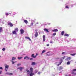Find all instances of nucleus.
<instances>
[{
    "label": "nucleus",
    "instance_id": "nucleus-1",
    "mask_svg": "<svg viewBox=\"0 0 76 76\" xmlns=\"http://www.w3.org/2000/svg\"><path fill=\"white\" fill-rule=\"evenodd\" d=\"M8 25L9 26H11V27H12L13 26V23H8Z\"/></svg>",
    "mask_w": 76,
    "mask_h": 76
},
{
    "label": "nucleus",
    "instance_id": "nucleus-2",
    "mask_svg": "<svg viewBox=\"0 0 76 76\" xmlns=\"http://www.w3.org/2000/svg\"><path fill=\"white\" fill-rule=\"evenodd\" d=\"M63 62V60H62V59H60V61L59 62V64L57 65V66H58L60 65L62 63V62Z\"/></svg>",
    "mask_w": 76,
    "mask_h": 76
},
{
    "label": "nucleus",
    "instance_id": "nucleus-3",
    "mask_svg": "<svg viewBox=\"0 0 76 76\" xmlns=\"http://www.w3.org/2000/svg\"><path fill=\"white\" fill-rule=\"evenodd\" d=\"M24 69L23 67H19L18 68H17V69H20V71H22L23 69Z\"/></svg>",
    "mask_w": 76,
    "mask_h": 76
},
{
    "label": "nucleus",
    "instance_id": "nucleus-4",
    "mask_svg": "<svg viewBox=\"0 0 76 76\" xmlns=\"http://www.w3.org/2000/svg\"><path fill=\"white\" fill-rule=\"evenodd\" d=\"M8 68H9V66H8L7 65L5 66V70H6V72H7Z\"/></svg>",
    "mask_w": 76,
    "mask_h": 76
},
{
    "label": "nucleus",
    "instance_id": "nucleus-5",
    "mask_svg": "<svg viewBox=\"0 0 76 76\" xmlns=\"http://www.w3.org/2000/svg\"><path fill=\"white\" fill-rule=\"evenodd\" d=\"M71 59V58L70 57H69L65 59V60H66V61H69V60H70Z\"/></svg>",
    "mask_w": 76,
    "mask_h": 76
},
{
    "label": "nucleus",
    "instance_id": "nucleus-6",
    "mask_svg": "<svg viewBox=\"0 0 76 76\" xmlns=\"http://www.w3.org/2000/svg\"><path fill=\"white\" fill-rule=\"evenodd\" d=\"M20 31L21 34H23V33H24V30H23L22 29H21V30H20Z\"/></svg>",
    "mask_w": 76,
    "mask_h": 76
},
{
    "label": "nucleus",
    "instance_id": "nucleus-7",
    "mask_svg": "<svg viewBox=\"0 0 76 76\" xmlns=\"http://www.w3.org/2000/svg\"><path fill=\"white\" fill-rule=\"evenodd\" d=\"M26 58L27 60H29V58L28 57V56H27L24 58V59H26Z\"/></svg>",
    "mask_w": 76,
    "mask_h": 76
},
{
    "label": "nucleus",
    "instance_id": "nucleus-8",
    "mask_svg": "<svg viewBox=\"0 0 76 76\" xmlns=\"http://www.w3.org/2000/svg\"><path fill=\"white\" fill-rule=\"evenodd\" d=\"M43 41H45V35L43 36Z\"/></svg>",
    "mask_w": 76,
    "mask_h": 76
},
{
    "label": "nucleus",
    "instance_id": "nucleus-9",
    "mask_svg": "<svg viewBox=\"0 0 76 76\" xmlns=\"http://www.w3.org/2000/svg\"><path fill=\"white\" fill-rule=\"evenodd\" d=\"M43 30L45 31H46V32H49V31H48V30L46 28H44Z\"/></svg>",
    "mask_w": 76,
    "mask_h": 76
},
{
    "label": "nucleus",
    "instance_id": "nucleus-10",
    "mask_svg": "<svg viewBox=\"0 0 76 76\" xmlns=\"http://www.w3.org/2000/svg\"><path fill=\"white\" fill-rule=\"evenodd\" d=\"M38 32H37V31H36L35 34V37H38Z\"/></svg>",
    "mask_w": 76,
    "mask_h": 76
},
{
    "label": "nucleus",
    "instance_id": "nucleus-11",
    "mask_svg": "<svg viewBox=\"0 0 76 76\" xmlns=\"http://www.w3.org/2000/svg\"><path fill=\"white\" fill-rule=\"evenodd\" d=\"M33 68H31L30 69V72L31 73H32V72H33Z\"/></svg>",
    "mask_w": 76,
    "mask_h": 76
},
{
    "label": "nucleus",
    "instance_id": "nucleus-12",
    "mask_svg": "<svg viewBox=\"0 0 76 76\" xmlns=\"http://www.w3.org/2000/svg\"><path fill=\"white\" fill-rule=\"evenodd\" d=\"M25 38H26V39H29V41H31V39L30 38H29V37H25Z\"/></svg>",
    "mask_w": 76,
    "mask_h": 76
},
{
    "label": "nucleus",
    "instance_id": "nucleus-13",
    "mask_svg": "<svg viewBox=\"0 0 76 76\" xmlns=\"http://www.w3.org/2000/svg\"><path fill=\"white\" fill-rule=\"evenodd\" d=\"M12 34H15V35H17V34L15 30L12 31Z\"/></svg>",
    "mask_w": 76,
    "mask_h": 76
},
{
    "label": "nucleus",
    "instance_id": "nucleus-14",
    "mask_svg": "<svg viewBox=\"0 0 76 76\" xmlns=\"http://www.w3.org/2000/svg\"><path fill=\"white\" fill-rule=\"evenodd\" d=\"M58 30L57 29H55L53 30H52V31L53 32H58Z\"/></svg>",
    "mask_w": 76,
    "mask_h": 76
},
{
    "label": "nucleus",
    "instance_id": "nucleus-15",
    "mask_svg": "<svg viewBox=\"0 0 76 76\" xmlns=\"http://www.w3.org/2000/svg\"><path fill=\"white\" fill-rule=\"evenodd\" d=\"M36 56H34V54H33L32 55H31V57H33V58H36Z\"/></svg>",
    "mask_w": 76,
    "mask_h": 76
},
{
    "label": "nucleus",
    "instance_id": "nucleus-16",
    "mask_svg": "<svg viewBox=\"0 0 76 76\" xmlns=\"http://www.w3.org/2000/svg\"><path fill=\"white\" fill-rule=\"evenodd\" d=\"M15 31L16 32H18V31H19V29L18 28H16L15 30Z\"/></svg>",
    "mask_w": 76,
    "mask_h": 76
},
{
    "label": "nucleus",
    "instance_id": "nucleus-17",
    "mask_svg": "<svg viewBox=\"0 0 76 76\" xmlns=\"http://www.w3.org/2000/svg\"><path fill=\"white\" fill-rule=\"evenodd\" d=\"M35 65V62H32L31 63L32 66H34V65Z\"/></svg>",
    "mask_w": 76,
    "mask_h": 76
},
{
    "label": "nucleus",
    "instance_id": "nucleus-18",
    "mask_svg": "<svg viewBox=\"0 0 76 76\" xmlns=\"http://www.w3.org/2000/svg\"><path fill=\"white\" fill-rule=\"evenodd\" d=\"M71 74L74 75H76V73H75V72H71Z\"/></svg>",
    "mask_w": 76,
    "mask_h": 76
},
{
    "label": "nucleus",
    "instance_id": "nucleus-19",
    "mask_svg": "<svg viewBox=\"0 0 76 76\" xmlns=\"http://www.w3.org/2000/svg\"><path fill=\"white\" fill-rule=\"evenodd\" d=\"M34 75V73H31L30 74V76H32L33 75Z\"/></svg>",
    "mask_w": 76,
    "mask_h": 76
},
{
    "label": "nucleus",
    "instance_id": "nucleus-20",
    "mask_svg": "<svg viewBox=\"0 0 76 76\" xmlns=\"http://www.w3.org/2000/svg\"><path fill=\"white\" fill-rule=\"evenodd\" d=\"M66 64L67 65H69V64H70V61H68L67 62Z\"/></svg>",
    "mask_w": 76,
    "mask_h": 76
},
{
    "label": "nucleus",
    "instance_id": "nucleus-21",
    "mask_svg": "<svg viewBox=\"0 0 76 76\" xmlns=\"http://www.w3.org/2000/svg\"><path fill=\"white\" fill-rule=\"evenodd\" d=\"M16 60V57H13L12 58V60L13 61V60Z\"/></svg>",
    "mask_w": 76,
    "mask_h": 76
},
{
    "label": "nucleus",
    "instance_id": "nucleus-22",
    "mask_svg": "<svg viewBox=\"0 0 76 76\" xmlns=\"http://www.w3.org/2000/svg\"><path fill=\"white\" fill-rule=\"evenodd\" d=\"M24 21L25 23H26V24H27V23H28V21L27 20H24Z\"/></svg>",
    "mask_w": 76,
    "mask_h": 76
},
{
    "label": "nucleus",
    "instance_id": "nucleus-23",
    "mask_svg": "<svg viewBox=\"0 0 76 76\" xmlns=\"http://www.w3.org/2000/svg\"><path fill=\"white\" fill-rule=\"evenodd\" d=\"M3 29V28L2 27H0V33L1 32V31H2V29Z\"/></svg>",
    "mask_w": 76,
    "mask_h": 76
},
{
    "label": "nucleus",
    "instance_id": "nucleus-24",
    "mask_svg": "<svg viewBox=\"0 0 76 76\" xmlns=\"http://www.w3.org/2000/svg\"><path fill=\"white\" fill-rule=\"evenodd\" d=\"M64 31H62L61 32V35H64Z\"/></svg>",
    "mask_w": 76,
    "mask_h": 76
},
{
    "label": "nucleus",
    "instance_id": "nucleus-25",
    "mask_svg": "<svg viewBox=\"0 0 76 76\" xmlns=\"http://www.w3.org/2000/svg\"><path fill=\"white\" fill-rule=\"evenodd\" d=\"M22 58H23L22 57H18V60H20V59H22Z\"/></svg>",
    "mask_w": 76,
    "mask_h": 76
},
{
    "label": "nucleus",
    "instance_id": "nucleus-26",
    "mask_svg": "<svg viewBox=\"0 0 76 76\" xmlns=\"http://www.w3.org/2000/svg\"><path fill=\"white\" fill-rule=\"evenodd\" d=\"M69 35L67 34H64V36H66V37H69Z\"/></svg>",
    "mask_w": 76,
    "mask_h": 76
},
{
    "label": "nucleus",
    "instance_id": "nucleus-27",
    "mask_svg": "<svg viewBox=\"0 0 76 76\" xmlns=\"http://www.w3.org/2000/svg\"><path fill=\"white\" fill-rule=\"evenodd\" d=\"M76 53H74V54H71L70 55L71 56H75V55H76Z\"/></svg>",
    "mask_w": 76,
    "mask_h": 76
},
{
    "label": "nucleus",
    "instance_id": "nucleus-28",
    "mask_svg": "<svg viewBox=\"0 0 76 76\" xmlns=\"http://www.w3.org/2000/svg\"><path fill=\"white\" fill-rule=\"evenodd\" d=\"M45 50H43L41 54H43V53H45Z\"/></svg>",
    "mask_w": 76,
    "mask_h": 76
},
{
    "label": "nucleus",
    "instance_id": "nucleus-29",
    "mask_svg": "<svg viewBox=\"0 0 76 76\" xmlns=\"http://www.w3.org/2000/svg\"><path fill=\"white\" fill-rule=\"evenodd\" d=\"M59 69H60V70H61V69H63V67H62V66H60L59 67Z\"/></svg>",
    "mask_w": 76,
    "mask_h": 76
},
{
    "label": "nucleus",
    "instance_id": "nucleus-30",
    "mask_svg": "<svg viewBox=\"0 0 76 76\" xmlns=\"http://www.w3.org/2000/svg\"><path fill=\"white\" fill-rule=\"evenodd\" d=\"M66 58V57L64 56L63 57H62V60H64V58Z\"/></svg>",
    "mask_w": 76,
    "mask_h": 76
},
{
    "label": "nucleus",
    "instance_id": "nucleus-31",
    "mask_svg": "<svg viewBox=\"0 0 76 76\" xmlns=\"http://www.w3.org/2000/svg\"><path fill=\"white\" fill-rule=\"evenodd\" d=\"M26 71L27 72H30V71L28 69H26Z\"/></svg>",
    "mask_w": 76,
    "mask_h": 76
},
{
    "label": "nucleus",
    "instance_id": "nucleus-32",
    "mask_svg": "<svg viewBox=\"0 0 76 76\" xmlns=\"http://www.w3.org/2000/svg\"><path fill=\"white\" fill-rule=\"evenodd\" d=\"M56 35V33H54L53 34V36H55V35Z\"/></svg>",
    "mask_w": 76,
    "mask_h": 76
},
{
    "label": "nucleus",
    "instance_id": "nucleus-33",
    "mask_svg": "<svg viewBox=\"0 0 76 76\" xmlns=\"http://www.w3.org/2000/svg\"><path fill=\"white\" fill-rule=\"evenodd\" d=\"M2 51H5V48H3Z\"/></svg>",
    "mask_w": 76,
    "mask_h": 76
},
{
    "label": "nucleus",
    "instance_id": "nucleus-34",
    "mask_svg": "<svg viewBox=\"0 0 76 76\" xmlns=\"http://www.w3.org/2000/svg\"><path fill=\"white\" fill-rule=\"evenodd\" d=\"M5 15L6 16H8L9 14L8 13H6Z\"/></svg>",
    "mask_w": 76,
    "mask_h": 76
},
{
    "label": "nucleus",
    "instance_id": "nucleus-35",
    "mask_svg": "<svg viewBox=\"0 0 76 76\" xmlns=\"http://www.w3.org/2000/svg\"><path fill=\"white\" fill-rule=\"evenodd\" d=\"M66 9H69V7L68 6H66Z\"/></svg>",
    "mask_w": 76,
    "mask_h": 76
},
{
    "label": "nucleus",
    "instance_id": "nucleus-36",
    "mask_svg": "<svg viewBox=\"0 0 76 76\" xmlns=\"http://www.w3.org/2000/svg\"><path fill=\"white\" fill-rule=\"evenodd\" d=\"M12 64H15V63H16V62L15 61V62H14V61H12Z\"/></svg>",
    "mask_w": 76,
    "mask_h": 76
},
{
    "label": "nucleus",
    "instance_id": "nucleus-37",
    "mask_svg": "<svg viewBox=\"0 0 76 76\" xmlns=\"http://www.w3.org/2000/svg\"><path fill=\"white\" fill-rule=\"evenodd\" d=\"M20 65H21V64H19L17 65V66H20Z\"/></svg>",
    "mask_w": 76,
    "mask_h": 76
},
{
    "label": "nucleus",
    "instance_id": "nucleus-38",
    "mask_svg": "<svg viewBox=\"0 0 76 76\" xmlns=\"http://www.w3.org/2000/svg\"><path fill=\"white\" fill-rule=\"evenodd\" d=\"M33 25H34V23H31V26Z\"/></svg>",
    "mask_w": 76,
    "mask_h": 76
},
{
    "label": "nucleus",
    "instance_id": "nucleus-39",
    "mask_svg": "<svg viewBox=\"0 0 76 76\" xmlns=\"http://www.w3.org/2000/svg\"><path fill=\"white\" fill-rule=\"evenodd\" d=\"M72 71H74V72L76 71V69H73Z\"/></svg>",
    "mask_w": 76,
    "mask_h": 76
},
{
    "label": "nucleus",
    "instance_id": "nucleus-40",
    "mask_svg": "<svg viewBox=\"0 0 76 76\" xmlns=\"http://www.w3.org/2000/svg\"><path fill=\"white\" fill-rule=\"evenodd\" d=\"M9 75H12L13 74L12 73H10L9 74Z\"/></svg>",
    "mask_w": 76,
    "mask_h": 76
},
{
    "label": "nucleus",
    "instance_id": "nucleus-41",
    "mask_svg": "<svg viewBox=\"0 0 76 76\" xmlns=\"http://www.w3.org/2000/svg\"><path fill=\"white\" fill-rule=\"evenodd\" d=\"M50 54H46V56H50Z\"/></svg>",
    "mask_w": 76,
    "mask_h": 76
},
{
    "label": "nucleus",
    "instance_id": "nucleus-42",
    "mask_svg": "<svg viewBox=\"0 0 76 76\" xmlns=\"http://www.w3.org/2000/svg\"><path fill=\"white\" fill-rule=\"evenodd\" d=\"M0 69H3V68L1 67H0Z\"/></svg>",
    "mask_w": 76,
    "mask_h": 76
},
{
    "label": "nucleus",
    "instance_id": "nucleus-43",
    "mask_svg": "<svg viewBox=\"0 0 76 76\" xmlns=\"http://www.w3.org/2000/svg\"><path fill=\"white\" fill-rule=\"evenodd\" d=\"M37 73H38V75H40V73L39 72H38Z\"/></svg>",
    "mask_w": 76,
    "mask_h": 76
},
{
    "label": "nucleus",
    "instance_id": "nucleus-44",
    "mask_svg": "<svg viewBox=\"0 0 76 76\" xmlns=\"http://www.w3.org/2000/svg\"><path fill=\"white\" fill-rule=\"evenodd\" d=\"M65 52H63L62 53V54H65Z\"/></svg>",
    "mask_w": 76,
    "mask_h": 76
},
{
    "label": "nucleus",
    "instance_id": "nucleus-45",
    "mask_svg": "<svg viewBox=\"0 0 76 76\" xmlns=\"http://www.w3.org/2000/svg\"><path fill=\"white\" fill-rule=\"evenodd\" d=\"M60 58H56V60H58V59H59Z\"/></svg>",
    "mask_w": 76,
    "mask_h": 76
},
{
    "label": "nucleus",
    "instance_id": "nucleus-46",
    "mask_svg": "<svg viewBox=\"0 0 76 76\" xmlns=\"http://www.w3.org/2000/svg\"><path fill=\"white\" fill-rule=\"evenodd\" d=\"M53 41H51L50 42V43H53Z\"/></svg>",
    "mask_w": 76,
    "mask_h": 76
},
{
    "label": "nucleus",
    "instance_id": "nucleus-47",
    "mask_svg": "<svg viewBox=\"0 0 76 76\" xmlns=\"http://www.w3.org/2000/svg\"><path fill=\"white\" fill-rule=\"evenodd\" d=\"M1 72H2V71H0V74L1 73Z\"/></svg>",
    "mask_w": 76,
    "mask_h": 76
},
{
    "label": "nucleus",
    "instance_id": "nucleus-48",
    "mask_svg": "<svg viewBox=\"0 0 76 76\" xmlns=\"http://www.w3.org/2000/svg\"><path fill=\"white\" fill-rule=\"evenodd\" d=\"M29 59H30V60H33V58H29Z\"/></svg>",
    "mask_w": 76,
    "mask_h": 76
},
{
    "label": "nucleus",
    "instance_id": "nucleus-49",
    "mask_svg": "<svg viewBox=\"0 0 76 76\" xmlns=\"http://www.w3.org/2000/svg\"><path fill=\"white\" fill-rule=\"evenodd\" d=\"M47 46L48 47V46H49V44H47Z\"/></svg>",
    "mask_w": 76,
    "mask_h": 76
},
{
    "label": "nucleus",
    "instance_id": "nucleus-50",
    "mask_svg": "<svg viewBox=\"0 0 76 76\" xmlns=\"http://www.w3.org/2000/svg\"><path fill=\"white\" fill-rule=\"evenodd\" d=\"M65 76H70V75H65Z\"/></svg>",
    "mask_w": 76,
    "mask_h": 76
},
{
    "label": "nucleus",
    "instance_id": "nucleus-51",
    "mask_svg": "<svg viewBox=\"0 0 76 76\" xmlns=\"http://www.w3.org/2000/svg\"><path fill=\"white\" fill-rule=\"evenodd\" d=\"M38 54L37 53L36 55V56H38Z\"/></svg>",
    "mask_w": 76,
    "mask_h": 76
},
{
    "label": "nucleus",
    "instance_id": "nucleus-52",
    "mask_svg": "<svg viewBox=\"0 0 76 76\" xmlns=\"http://www.w3.org/2000/svg\"><path fill=\"white\" fill-rule=\"evenodd\" d=\"M36 24H38V22H37V23H36Z\"/></svg>",
    "mask_w": 76,
    "mask_h": 76
},
{
    "label": "nucleus",
    "instance_id": "nucleus-53",
    "mask_svg": "<svg viewBox=\"0 0 76 76\" xmlns=\"http://www.w3.org/2000/svg\"><path fill=\"white\" fill-rule=\"evenodd\" d=\"M29 73H28L27 74V75H29Z\"/></svg>",
    "mask_w": 76,
    "mask_h": 76
},
{
    "label": "nucleus",
    "instance_id": "nucleus-54",
    "mask_svg": "<svg viewBox=\"0 0 76 76\" xmlns=\"http://www.w3.org/2000/svg\"><path fill=\"white\" fill-rule=\"evenodd\" d=\"M48 25H50V23H48Z\"/></svg>",
    "mask_w": 76,
    "mask_h": 76
},
{
    "label": "nucleus",
    "instance_id": "nucleus-55",
    "mask_svg": "<svg viewBox=\"0 0 76 76\" xmlns=\"http://www.w3.org/2000/svg\"><path fill=\"white\" fill-rule=\"evenodd\" d=\"M0 57H1V56H0Z\"/></svg>",
    "mask_w": 76,
    "mask_h": 76
},
{
    "label": "nucleus",
    "instance_id": "nucleus-56",
    "mask_svg": "<svg viewBox=\"0 0 76 76\" xmlns=\"http://www.w3.org/2000/svg\"><path fill=\"white\" fill-rule=\"evenodd\" d=\"M75 63H76V62H75Z\"/></svg>",
    "mask_w": 76,
    "mask_h": 76
}]
</instances>
